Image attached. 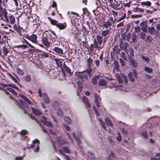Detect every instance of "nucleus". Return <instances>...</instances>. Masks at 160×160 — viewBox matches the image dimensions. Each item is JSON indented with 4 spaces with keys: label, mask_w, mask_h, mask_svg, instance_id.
<instances>
[{
    "label": "nucleus",
    "mask_w": 160,
    "mask_h": 160,
    "mask_svg": "<svg viewBox=\"0 0 160 160\" xmlns=\"http://www.w3.org/2000/svg\"><path fill=\"white\" fill-rule=\"evenodd\" d=\"M50 38L52 39V42L55 40L56 36L52 33L50 34L48 32H46L41 38L42 43L47 47H48L50 45Z\"/></svg>",
    "instance_id": "f257e3e1"
},
{
    "label": "nucleus",
    "mask_w": 160,
    "mask_h": 160,
    "mask_svg": "<svg viewBox=\"0 0 160 160\" xmlns=\"http://www.w3.org/2000/svg\"><path fill=\"white\" fill-rule=\"evenodd\" d=\"M8 12L5 8L2 7L0 8V17L4 21L8 20Z\"/></svg>",
    "instance_id": "f03ea898"
},
{
    "label": "nucleus",
    "mask_w": 160,
    "mask_h": 160,
    "mask_svg": "<svg viewBox=\"0 0 160 160\" xmlns=\"http://www.w3.org/2000/svg\"><path fill=\"white\" fill-rule=\"evenodd\" d=\"M89 75L88 72L87 71H85L82 72H79L77 74V76L83 82V79H88V76Z\"/></svg>",
    "instance_id": "7ed1b4c3"
},
{
    "label": "nucleus",
    "mask_w": 160,
    "mask_h": 160,
    "mask_svg": "<svg viewBox=\"0 0 160 160\" xmlns=\"http://www.w3.org/2000/svg\"><path fill=\"white\" fill-rule=\"evenodd\" d=\"M115 76L117 77L119 83H122L125 81L126 83L128 81L127 77L124 74H116Z\"/></svg>",
    "instance_id": "20e7f679"
},
{
    "label": "nucleus",
    "mask_w": 160,
    "mask_h": 160,
    "mask_svg": "<svg viewBox=\"0 0 160 160\" xmlns=\"http://www.w3.org/2000/svg\"><path fill=\"white\" fill-rule=\"evenodd\" d=\"M39 140L36 139L33 141L32 144L31 145V148L35 152H38L39 149Z\"/></svg>",
    "instance_id": "39448f33"
},
{
    "label": "nucleus",
    "mask_w": 160,
    "mask_h": 160,
    "mask_svg": "<svg viewBox=\"0 0 160 160\" xmlns=\"http://www.w3.org/2000/svg\"><path fill=\"white\" fill-rule=\"evenodd\" d=\"M71 13L72 14L70 15V17L72 22L74 24H77L78 21L77 17L79 16L78 14L72 12Z\"/></svg>",
    "instance_id": "423d86ee"
},
{
    "label": "nucleus",
    "mask_w": 160,
    "mask_h": 160,
    "mask_svg": "<svg viewBox=\"0 0 160 160\" xmlns=\"http://www.w3.org/2000/svg\"><path fill=\"white\" fill-rule=\"evenodd\" d=\"M25 38L28 39L34 43H36L37 42V37L35 34H32L31 36H29L28 35H26Z\"/></svg>",
    "instance_id": "0eeeda50"
},
{
    "label": "nucleus",
    "mask_w": 160,
    "mask_h": 160,
    "mask_svg": "<svg viewBox=\"0 0 160 160\" xmlns=\"http://www.w3.org/2000/svg\"><path fill=\"white\" fill-rule=\"evenodd\" d=\"M62 149H59V151L60 154L62 155L65 157V158L67 160H70V158L68 156L64 155L63 152H64L67 153H69L70 152V151L68 148L67 147H64L62 148Z\"/></svg>",
    "instance_id": "6e6552de"
},
{
    "label": "nucleus",
    "mask_w": 160,
    "mask_h": 160,
    "mask_svg": "<svg viewBox=\"0 0 160 160\" xmlns=\"http://www.w3.org/2000/svg\"><path fill=\"white\" fill-rule=\"evenodd\" d=\"M40 120L44 125L47 127L52 128L53 125L50 122L47 121V119L44 117L42 116V119H40Z\"/></svg>",
    "instance_id": "1a4fd4ad"
},
{
    "label": "nucleus",
    "mask_w": 160,
    "mask_h": 160,
    "mask_svg": "<svg viewBox=\"0 0 160 160\" xmlns=\"http://www.w3.org/2000/svg\"><path fill=\"white\" fill-rule=\"evenodd\" d=\"M15 103L20 108H28L27 105L22 100L16 101Z\"/></svg>",
    "instance_id": "9d476101"
},
{
    "label": "nucleus",
    "mask_w": 160,
    "mask_h": 160,
    "mask_svg": "<svg viewBox=\"0 0 160 160\" xmlns=\"http://www.w3.org/2000/svg\"><path fill=\"white\" fill-rule=\"evenodd\" d=\"M15 18L11 14L10 15L8 16V20H5V22L8 23L13 24L15 22Z\"/></svg>",
    "instance_id": "9b49d317"
},
{
    "label": "nucleus",
    "mask_w": 160,
    "mask_h": 160,
    "mask_svg": "<svg viewBox=\"0 0 160 160\" xmlns=\"http://www.w3.org/2000/svg\"><path fill=\"white\" fill-rule=\"evenodd\" d=\"M140 25L141 30L144 32H147V23L145 22H142L140 23Z\"/></svg>",
    "instance_id": "f8f14e48"
},
{
    "label": "nucleus",
    "mask_w": 160,
    "mask_h": 160,
    "mask_svg": "<svg viewBox=\"0 0 160 160\" xmlns=\"http://www.w3.org/2000/svg\"><path fill=\"white\" fill-rule=\"evenodd\" d=\"M67 27V24L66 22L63 23H58L56 26V27L58 28L60 30H63L65 28Z\"/></svg>",
    "instance_id": "ddd939ff"
},
{
    "label": "nucleus",
    "mask_w": 160,
    "mask_h": 160,
    "mask_svg": "<svg viewBox=\"0 0 160 160\" xmlns=\"http://www.w3.org/2000/svg\"><path fill=\"white\" fill-rule=\"evenodd\" d=\"M120 3H119L117 1L114 0L113 3L112 5V8L116 10H119L121 8L119 7Z\"/></svg>",
    "instance_id": "4468645a"
},
{
    "label": "nucleus",
    "mask_w": 160,
    "mask_h": 160,
    "mask_svg": "<svg viewBox=\"0 0 160 160\" xmlns=\"http://www.w3.org/2000/svg\"><path fill=\"white\" fill-rule=\"evenodd\" d=\"M53 51L58 54H63V52L62 50L60 48L55 47L52 49Z\"/></svg>",
    "instance_id": "2eb2a0df"
},
{
    "label": "nucleus",
    "mask_w": 160,
    "mask_h": 160,
    "mask_svg": "<svg viewBox=\"0 0 160 160\" xmlns=\"http://www.w3.org/2000/svg\"><path fill=\"white\" fill-rule=\"evenodd\" d=\"M133 75L135 78H137V73L136 72H134L133 73H130L128 74V77L130 78V80L131 81H133L134 80V78L133 76Z\"/></svg>",
    "instance_id": "dca6fc26"
},
{
    "label": "nucleus",
    "mask_w": 160,
    "mask_h": 160,
    "mask_svg": "<svg viewBox=\"0 0 160 160\" xmlns=\"http://www.w3.org/2000/svg\"><path fill=\"white\" fill-rule=\"evenodd\" d=\"M32 110L33 113L35 115L38 116L42 114L41 111L39 109H34L32 108Z\"/></svg>",
    "instance_id": "f3484780"
},
{
    "label": "nucleus",
    "mask_w": 160,
    "mask_h": 160,
    "mask_svg": "<svg viewBox=\"0 0 160 160\" xmlns=\"http://www.w3.org/2000/svg\"><path fill=\"white\" fill-rule=\"evenodd\" d=\"M54 61L55 62L57 66L59 68H62V62L61 61L60 59L57 58H55Z\"/></svg>",
    "instance_id": "a211bd4d"
},
{
    "label": "nucleus",
    "mask_w": 160,
    "mask_h": 160,
    "mask_svg": "<svg viewBox=\"0 0 160 160\" xmlns=\"http://www.w3.org/2000/svg\"><path fill=\"white\" fill-rule=\"evenodd\" d=\"M80 78L78 77V82H77V85L79 89L80 93L82 94V93L81 92V91L83 88V85L82 82L80 81L81 79L79 80Z\"/></svg>",
    "instance_id": "6ab92c4d"
},
{
    "label": "nucleus",
    "mask_w": 160,
    "mask_h": 160,
    "mask_svg": "<svg viewBox=\"0 0 160 160\" xmlns=\"http://www.w3.org/2000/svg\"><path fill=\"white\" fill-rule=\"evenodd\" d=\"M43 99L45 103L48 104L50 102V100L48 96L45 94H43Z\"/></svg>",
    "instance_id": "aec40b11"
},
{
    "label": "nucleus",
    "mask_w": 160,
    "mask_h": 160,
    "mask_svg": "<svg viewBox=\"0 0 160 160\" xmlns=\"http://www.w3.org/2000/svg\"><path fill=\"white\" fill-rule=\"evenodd\" d=\"M95 102L97 106V107H99L100 106V105L99 103V101L100 100V99L99 98L98 96L97 95H95Z\"/></svg>",
    "instance_id": "412c9836"
},
{
    "label": "nucleus",
    "mask_w": 160,
    "mask_h": 160,
    "mask_svg": "<svg viewBox=\"0 0 160 160\" xmlns=\"http://www.w3.org/2000/svg\"><path fill=\"white\" fill-rule=\"evenodd\" d=\"M103 30L104 29V28L103 29ZM109 33V30L108 29L105 30L101 31V35L104 37H106L107 38V36H108V34Z\"/></svg>",
    "instance_id": "4be33fe9"
},
{
    "label": "nucleus",
    "mask_w": 160,
    "mask_h": 160,
    "mask_svg": "<svg viewBox=\"0 0 160 160\" xmlns=\"http://www.w3.org/2000/svg\"><path fill=\"white\" fill-rule=\"evenodd\" d=\"M63 67L64 69L67 73H68V74H71V71L70 68L67 66L64 63H63Z\"/></svg>",
    "instance_id": "5701e85b"
},
{
    "label": "nucleus",
    "mask_w": 160,
    "mask_h": 160,
    "mask_svg": "<svg viewBox=\"0 0 160 160\" xmlns=\"http://www.w3.org/2000/svg\"><path fill=\"white\" fill-rule=\"evenodd\" d=\"M107 82L106 81L103 79L100 80L98 82V84L100 86H104L107 85Z\"/></svg>",
    "instance_id": "b1692460"
},
{
    "label": "nucleus",
    "mask_w": 160,
    "mask_h": 160,
    "mask_svg": "<svg viewBox=\"0 0 160 160\" xmlns=\"http://www.w3.org/2000/svg\"><path fill=\"white\" fill-rule=\"evenodd\" d=\"M55 143H57L59 146L63 145L64 143H66V142L62 139L60 140L58 138L56 139V142Z\"/></svg>",
    "instance_id": "393cba45"
},
{
    "label": "nucleus",
    "mask_w": 160,
    "mask_h": 160,
    "mask_svg": "<svg viewBox=\"0 0 160 160\" xmlns=\"http://www.w3.org/2000/svg\"><path fill=\"white\" fill-rule=\"evenodd\" d=\"M92 45H93L92 47L94 48H96L97 49L101 48L103 47V46H100V47L98 46V44L97 43L96 40L95 39L94 40V43Z\"/></svg>",
    "instance_id": "a878e982"
},
{
    "label": "nucleus",
    "mask_w": 160,
    "mask_h": 160,
    "mask_svg": "<svg viewBox=\"0 0 160 160\" xmlns=\"http://www.w3.org/2000/svg\"><path fill=\"white\" fill-rule=\"evenodd\" d=\"M13 28L18 33H20L21 32V29L18 25L15 24L13 27Z\"/></svg>",
    "instance_id": "bb28decb"
},
{
    "label": "nucleus",
    "mask_w": 160,
    "mask_h": 160,
    "mask_svg": "<svg viewBox=\"0 0 160 160\" xmlns=\"http://www.w3.org/2000/svg\"><path fill=\"white\" fill-rule=\"evenodd\" d=\"M97 39L99 44V45H101L103 40L102 37L100 35L97 36Z\"/></svg>",
    "instance_id": "cd10ccee"
},
{
    "label": "nucleus",
    "mask_w": 160,
    "mask_h": 160,
    "mask_svg": "<svg viewBox=\"0 0 160 160\" xmlns=\"http://www.w3.org/2000/svg\"><path fill=\"white\" fill-rule=\"evenodd\" d=\"M141 4L142 5L150 6L151 5V3L150 2L147 1L146 2H141Z\"/></svg>",
    "instance_id": "c85d7f7f"
},
{
    "label": "nucleus",
    "mask_w": 160,
    "mask_h": 160,
    "mask_svg": "<svg viewBox=\"0 0 160 160\" xmlns=\"http://www.w3.org/2000/svg\"><path fill=\"white\" fill-rule=\"evenodd\" d=\"M19 96L22 98L26 102L28 103H31V100H29L27 98L23 95H19Z\"/></svg>",
    "instance_id": "c756f323"
},
{
    "label": "nucleus",
    "mask_w": 160,
    "mask_h": 160,
    "mask_svg": "<svg viewBox=\"0 0 160 160\" xmlns=\"http://www.w3.org/2000/svg\"><path fill=\"white\" fill-rule=\"evenodd\" d=\"M99 77L98 76H96L92 78V82L93 84H96L97 83V80L98 79Z\"/></svg>",
    "instance_id": "7c9ffc66"
},
{
    "label": "nucleus",
    "mask_w": 160,
    "mask_h": 160,
    "mask_svg": "<svg viewBox=\"0 0 160 160\" xmlns=\"http://www.w3.org/2000/svg\"><path fill=\"white\" fill-rule=\"evenodd\" d=\"M83 102L84 103H85V104L87 105L89 107H90V104L88 102V99L86 97H83Z\"/></svg>",
    "instance_id": "2f4dec72"
},
{
    "label": "nucleus",
    "mask_w": 160,
    "mask_h": 160,
    "mask_svg": "<svg viewBox=\"0 0 160 160\" xmlns=\"http://www.w3.org/2000/svg\"><path fill=\"white\" fill-rule=\"evenodd\" d=\"M105 121L108 125H109L110 126H112L113 124L112 123L110 120L108 118H105Z\"/></svg>",
    "instance_id": "473e14b6"
},
{
    "label": "nucleus",
    "mask_w": 160,
    "mask_h": 160,
    "mask_svg": "<svg viewBox=\"0 0 160 160\" xmlns=\"http://www.w3.org/2000/svg\"><path fill=\"white\" fill-rule=\"evenodd\" d=\"M56 109L57 110V112L58 115L60 117L62 116L63 115V113L61 109H60L59 108L58 106L57 107Z\"/></svg>",
    "instance_id": "72a5a7b5"
},
{
    "label": "nucleus",
    "mask_w": 160,
    "mask_h": 160,
    "mask_svg": "<svg viewBox=\"0 0 160 160\" xmlns=\"http://www.w3.org/2000/svg\"><path fill=\"white\" fill-rule=\"evenodd\" d=\"M22 43H26L28 45V46H30V47H31V48H35L31 44H30V43H29L26 39H25L24 38H22Z\"/></svg>",
    "instance_id": "f704fd0d"
},
{
    "label": "nucleus",
    "mask_w": 160,
    "mask_h": 160,
    "mask_svg": "<svg viewBox=\"0 0 160 160\" xmlns=\"http://www.w3.org/2000/svg\"><path fill=\"white\" fill-rule=\"evenodd\" d=\"M111 24L112 23L108 21L103 24V27H105L106 29H107L108 27L111 26Z\"/></svg>",
    "instance_id": "c9c22d12"
},
{
    "label": "nucleus",
    "mask_w": 160,
    "mask_h": 160,
    "mask_svg": "<svg viewBox=\"0 0 160 160\" xmlns=\"http://www.w3.org/2000/svg\"><path fill=\"white\" fill-rule=\"evenodd\" d=\"M148 29L149 32L151 34H152L154 32L155 29L153 27H149L148 28Z\"/></svg>",
    "instance_id": "e433bc0d"
},
{
    "label": "nucleus",
    "mask_w": 160,
    "mask_h": 160,
    "mask_svg": "<svg viewBox=\"0 0 160 160\" xmlns=\"http://www.w3.org/2000/svg\"><path fill=\"white\" fill-rule=\"evenodd\" d=\"M65 122L68 124L71 123V121L70 118L69 117H65L64 118Z\"/></svg>",
    "instance_id": "4c0bfd02"
},
{
    "label": "nucleus",
    "mask_w": 160,
    "mask_h": 160,
    "mask_svg": "<svg viewBox=\"0 0 160 160\" xmlns=\"http://www.w3.org/2000/svg\"><path fill=\"white\" fill-rule=\"evenodd\" d=\"M49 20L50 22L51 23L54 25L57 26V24H58V22L54 19H50Z\"/></svg>",
    "instance_id": "58836bf2"
},
{
    "label": "nucleus",
    "mask_w": 160,
    "mask_h": 160,
    "mask_svg": "<svg viewBox=\"0 0 160 160\" xmlns=\"http://www.w3.org/2000/svg\"><path fill=\"white\" fill-rule=\"evenodd\" d=\"M7 89L8 91H10L14 95L17 96V93L12 89L11 88H7Z\"/></svg>",
    "instance_id": "ea45409f"
},
{
    "label": "nucleus",
    "mask_w": 160,
    "mask_h": 160,
    "mask_svg": "<svg viewBox=\"0 0 160 160\" xmlns=\"http://www.w3.org/2000/svg\"><path fill=\"white\" fill-rule=\"evenodd\" d=\"M2 50L3 51V52L4 53V55H7V54L9 52L8 50L5 47H3Z\"/></svg>",
    "instance_id": "a19ab883"
},
{
    "label": "nucleus",
    "mask_w": 160,
    "mask_h": 160,
    "mask_svg": "<svg viewBox=\"0 0 160 160\" xmlns=\"http://www.w3.org/2000/svg\"><path fill=\"white\" fill-rule=\"evenodd\" d=\"M16 71L17 73L19 75H22L23 74V72L19 68H17L16 69Z\"/></svg>",
    "instance_id": "79ce46f5"
},
{
    "label": "nucleus",
    "mask_w": 160,
    "mask_h": 160,
    "mask_svg": "<svg viewBox=\"0 0 160 160\" xmlns=\"http://www.w3.org/2000/svg\"><path fill=\"white\" fill-rule=\"evenodd\" d=\"M99 120L102 126V127L104 129L106 130V126L105 125V123L103 122V121L102 120L99 119Z\"/></svg>",
    "instance_id": "37998d69"
},
{
    "label": "nucleus",
    "mask_w": 160,
    "mask_h": 160,
    "mask_svg": "<svg viewBox=\"0 0 160 160\" xmlns=\"http://www.w3.org/2000/svg\"><path fill=\"white\" fill-rule=\"evenodd\" d=\"M141 57L143 60H144L148 63L150 61V59L147 57L141 56Z\"/></svg>",
    "instance_id": "c03bdc74"
},
{
    "label": "nucleus",
    "mask_w": 160,
    "mask_h": 160,
    "mask_svg": "<svg viewBox=\"0 0 160 160\" xmlns=\"http://www.w3.org/2000/svg\"><path fill=\"white\" fill-rule=\"evenodd\" d=\"M145 71L148 73H151L152 72V70L148 67H146L144 68Z\"/></svg>",
    "instance_id": "a18cd8bd"
},
{
    "label": "nucleus",
    "mask_w": 160,
    "mask_h": 160,
    "mask_svg": "<svg viewBox=\"0 0 160 160\" xmlns=\"http://www.w3.org/2000/svg\"><path fill=\"white\" fill-rule=\"evenodd\" d=\"M24 80L27 82H30L31 80V78L30 76L27 75L24 78Z\"/></svg>",
    "instance_id": "49530a36"
},
{
    "label": "nucleus",
    "mask_w": 160,
    "mask_h": 160,
    "mask_svg": "<svg viewBox=\"0 0 160 160\" xmlns=\"http://www.w3.org/2000/svg\"><path fill=\"white\" fill-rule=\"evenodd\" d=\"M142 136L144 137L145 138H148V136L146 132L145 131H143L142 133Z\"/></svg>",
    "instance_id": "de8ad7c7"
},
{
    "label": "nucleus",
    "mask_w": 160,
    "mask_h": 160,
    "mask_svg": "<svg viewBox=\"0 0 160 160\" xmlns=\"http://www.w3.org/2000/svg\"><path fill=\"white\" fill-rule=\"evenodd\" d=\"M93 108L96 113V115L97 116L99 115H100V113H99L97 109L95 107H93Z\"/></svg>",
    "instance_id": "09e8293b"
},
{
    "label": "nucleus",
    "mask_w": 160,
    "mask_h": 160,
    "mask_svg": "<svg viewBox=\"0 0 160 160\" xmlns=\"http://www.w3.org/2000/svg\"><path fill=\"white\" fill-rule=\"evenodd\" d=\"M117 139L119 142H120L121 141L122 137L121 135H120L119 132H118V135L117 137Z\"/></svg>",
    "instance_id": "8fccbe9b"
},
{
    "label": "nucleus",
    "mask_w": 160,
    "mask_h": 160,
    "mask_svg": "<svg viewBox=\"0 0 160 160\" xmlns=\"http://www.w3.org/2000/svg\"><path fill=\"white\" fill-rule=\"evenodd\" d=\"M27 132V131L26 130H24L20 132V134L22 135H25L26 134Z\"/></svg>",
    "instance_id": "3c124183"
},
{
    "label": "nucleus",
    "mask_w": 160,
    "mask_h": 160,
    "mask_svg": "<svg viewBox=\"0 0 160 160\" xmlns=\"http://www.w3.org/2000/svg\"><path fill=\"white\" fill-rule=\"evenodd\" d=\"M120 62L121 65L122 66H123L125 64V62L122 59H120Z\"/></svg>",
    "instance_id": "603ef678"
},
{
    "label": "nucleus",
    "mask_w": 160,
    "mask_h": 160,
    "mask_svg": "<svg viewBox=\"0 0 160 160\" xmlns=\"http://www.w3.org/2000/svg\"><path fill=\"white\" fill-rule=\"evenodd\" d=\"M146 34H145L142 32L140 38L142 39H144L146 37Z\"/></svg>",
    "instance_id": "864d4df0"
},
{
    "label": "nucleus",
    "mask_w": 160,
    "mask_h": 160,
    "mask_svg": "<svg viewBox=\"0 0 160 160\" xmlns=\"http://www.w3.org/2000/svg\"><path fill=\"white\" fill-rule=\"evenodd\" d=\"M9 86L14 88L16 90H18V88H17V87L15 86V84H9Z\"/></svg>",
    "instance_id": "5fc2aeb1"
},
{
    "label": "nucleus",
    "mask_w": 160,
    "mask_h": 160,
    "mask_svg": "<svg viewBox=\"0 0 160 160\" xmlns=\"http://www.w3.org/2000/svg\"><path fill=\"white\" fill-rule=\"evenodd\" d=\"M112 14L115 18L116 16H117L118 13L117 12L113 10L112 11Z\"/></svg>",
    "instance_id": "6e6d98bb"
},
{
    "label": "nucleus",
    "mask_w": 160,
    "mask_h": 160,
    "mask_svg": "<svg viewBox=\"0 0 160 160\" xmlns=\"http://www.w3.org/2000/svg\"><path fill=\"white\" fill-rule=\"evenodd\" d=\"M63 127L64 128L67 130V131H69L70 129V127H69L67 125H66L64 124L63 125Z\"/></svg>",
    "instance_id": "4d7b16f0"
},
{
    "label": "nucleus",
    "mask_w": 160,
    "mask_h": 160,
    "mask_svg": "<svg viewBox=\"0 0 160 160\" xmlns=\"http://www.w3.org/2000/svg\"><path fill=\"white\" fill-rule=\"evenodd\" d=\"M136 10L137 11L142 12H144V10L142 8H136Z\"/></svg>",
    "instance_id": "13d9d810"
},
{
    "label": "nucleus",
    "mask_w": 160,
    "mask_h": 160,
    "mask_svg": "<svg viewBox=\"0 0 160 160\" xmlns=\"http://www.w3.org/2000/svg\"><path fill=\"white\" fill-rule=\"evenodd\" d=\"M92 61V59L90 58V57H89V58L87 60V62L89 65L91 64Z\"/></svg>",
    "instance_id": "bf43d9fd"
},
{
    "label": "nucleus",
    "mask_w": 160,
    "mask_h": 160,
    "mask_svg": "<svg viewBox=\"0 0 160 160\" xmlns=\"http://www.w3.org/2000/svg\"><path fill=\"white\" fill-rule=\"evenodd\" d=\"M23 158V157H17L15 158V160H22Z\"/></svg>",
    "instance_id": "052dcab7"
},
{
    "label": "nucleus",
    "mask_w": 160,
    "mask_h": 160,
    "mask_svg": "<svg viewBox=\"0 0 160 160\" xmlns=\"http://www.w3.org/2000/svg\"><path fill=\"white\" fill-rule=\"evenodd\" d=\"M121 13L123 15V16H122L121 18H120V20H122L126 17V13H123V12H122L121 11Z\"/></svg>",
    "instance_id": "680f3d73"
},
{
    "label": "nucleus",
    "mask_w": 160,
    "mask_h": 160,
    "mask_svg": "<svg viewBox=\"0 0 160 160\" xmlns=\"http://www.w3.org/2000/svg\"><path fill=\"white\" fill-rule=\"evenodd\" d=\"M38 92L39 96L41 97H42V94L41 92V89H38Z\"/></svg>",
    "instance_id": "e2e57ef3"
},
{
    "label": "nucleus",
    "mask_w": 160,
    "mask_h": 160,
    "mask_svg": "<svg viewBox=\"0 0 160 160\" xmlns=\"http://www.w3.org/2000/svg\"><path fill=\"white\" fill-rule=\"evenodd\" d=\"M121 132H122L123 133L125 134H126L127 133V131L124 129H122L121 130Z\"/></svg>",
    "instance_id": "0e129e2a"
},
{
    "label": "nucleus",
    "mask_w": 160,
    "mask_h": 160,
    "mask_svg": "<svg viewBox=\"0 0 160 160\" xmlns=\"http://www.w3.org/2000/svg\"><path fill=\"white\" fill-rule=\"evenodd\" d=\"M132 17H133L134 18L141 17H142V15H132Z\"/></svg>",
    "instance_id": "69168bd1"
},
{
    "label": "nucleus",
    "mask_w": 160,
    "mask_h": 160,
    "mask_svg": "<svg viewBox=\"0 0 160 160\" xmlns=\"http://www.w3.org/2000/svg\"><path fill=\"white\" fill-rule=\"evenodd\" d=\"M57 4L56 2H55L53 1V2L52 3V7H55L56 6Z\"/></svg>",
    "instance_id": "338daca9"
},
{
    "label": "nucleus",
    "mask_w": 160,
    "mask_h": 160,
    "mask_svg": "<svg viewBox=\"0 0 160 160\" xmlns=\"http://www.w3.org/2000/svg\"><path fill=\"white\" fill-rule=\"evenodd\" d=\"M95 63L97 66H98L99 65L100 63L99 61V60H97L95 61Z\"/></svg>",
    "instance_id": "774afa93"
}]
</instances>
